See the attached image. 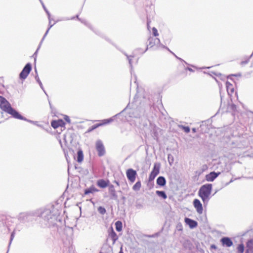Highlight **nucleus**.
<instances>
[{
	"label": "nucleus",
	"instance_id": "nucleus-1",
	"mask_svg": "<svg viewBox=\"0 0 253 253\" xmlns=\"http://www.w3.org/2000/svg\"><path fill=\"white\" fill-rule=\"evenodd\" d=\"M37 216H41L43 220V224L45 227L54 226L59 215L58 211L53 206L50 209L37 211Z\"/></svg>",
	"mask_w": 253,
	"mask_h": 253
},
{
	"label": "nucleus",
	"instance_id": "nucleus-2",
	"mask_svg": "<svg viewBox=\"0 0 253 253\" xmlns=\"http://www.w3.org/2000/svg\"><path fill=\"white\" fill-rule=\"evenodd\" d=\"M212 185L211 183H207L203 185L199 189L198 195L202 200L204 206H206L209 200L210 199V195L212 191Z\"/></svg>",
	"mask_w": 253,
	"mask_h": 253
},
{
	"label": "nucleus",
	"instance_id": "nucleus-3",
	"mask_svg": "<svg viewBox=\"0 0 253 253\" xmlns=\"http://www.w3.org/2000/svg\"><path fill=\"white\" fill-rule=\"evenodd\" d=\"M0 108L2 111L11 115L13 117L18 115V111L13 109L10 103L1 96H0Z\"/></svg>",
	"mask_w": 253,
	"mask_h": 253
},
{
	"label": "nucleus",
	"instance_id": "nucleus-4",
	"mask_svg": "<svg viewBox=\"0 0 253 253\" xmlns=\"http://www.w3.org/2000/svg\"><path fill=\"white\" fill-rule=\"evenodd\" d=\"M37 211H30L20 213L18 215V219L23 223L29 222L33 220L34 216H37Z\"/></svg>",
	"mask_w": 253,
	"mask_h": 253
},
{
	"label": "nucleus",
	"instance_id": "nucleus-5",
	"mask_svg": "<svg viewBox=\"0 0 253 253\" xmlns=\"http://www.w3.org/2000/svg\"><path fill=\"white\" fill-rule=\"evenodd\" d=\"M31 70V64L30 63H27L19 74V79L22 80H25L30 73Z\"/></svg>",
	"mask_w": 253,
	"mask_h": 253
},
{
	"label": "nucleus",
	"instance_id": "nucleus-6",
	"mask_svg": "<svg viewBox=\"0 0 253 253\" xmlns=\"http://www.w3.org/2000/svg\"><path fill=\"white\" fill-rule=\"evenodd\" d=\"M95 148L99 157H102L105 154V149L102 141L98 139L95 142Z\"/></svg>",
	"mask_w": 253,
	"mask_h": 253
},
{
	"label": "nucleus",
	"instance_id": "nucleus-7",
	"mask_svg": "<svg viewBox=\"0 0 253 253\" xmlns=\"http://www.w3.org/2000/svg\"><path fill=\"white\" fill-rule=\"evenodd\" d=\"M160 169V164L159 163H155L154 165L152 170L151 171L149 176V181H152L154 180L156 176L159 173Z\"/></svg>",
	"mask_w": 253,
	"mask_h": 253
},
{
	"label": "nucleus",
	"instance_id": "nucleus-8",
	"mask_svg": "<svg viewBox=\"0 0 253 253\" xmlns=\"http://www.w3.org/2000/svg\"><path fill=\"white\" fill-rule=\"evenodd\" d=\"M126 175L128 180L133 183L135 180L137 176V172L132 169H128L126 170Z\"/></svg>",
	"mask_w": 253,
	"mask_h": 253
},
{
	"label": "nucleus",
	"instance_id": "nucleus-9",
	"mask_svg": "<svg viewBox=\"0 0 253 253\" xmlns=\"http://www.w3.org/2000/svg\"><path fill=\"white\" fill-rule=\"evenodd\" d=\"M113 121H114V119L113 118H110L108 119H105V120H102V121H101L102 123L95 124V125L92 126L91 127H90L88 129L87 132H89L93 130L94 129H96L98 127H99L100 126H102L103 125H105L109 124L110 123L113 122Z\"/></svg>",
	"mask_w": 253,
	"mask_h": 253
},
{
	"label": "nucleus",
	"instance_id": "nucleus-10",
	"mask_svg": "<svg viewBox=\"0 0 253 253\" xmlns=\"http://www.w3.org/2000/svg\"><path fill=\"white\" fill-rule=\"evenodd\" d=\"M144 109L139 107H137L135 110H132L129 113L131 117L140 118L144 114Z\"/></svg>",
	"mask_w": 253,
	"mask_h": 253
},
{
	"label": "nucleus",
	"instance_id": "nucleus-11",
	"mask_svg": "<svg viewBox=\"0 0 253 253\" xmlns=\"http://www.w3.org/2000/svg\"><path fill=\"white\" fill-rule=\"evenodd\" d=\"M220 172H215L214 171L211 172L207 174L205 176V179L207 181L212 182L219 175Z\"/></svg>",
	"mask_w": 253,
	"mask_h": 253
},
{
	"label": "nucleus",
	"instance_id": "nucleus-12",
	"mask_svg": "<svg viewBox=\"0 0 253 253\" xmlns=\"http://www.w3.org/2000/svg\"><path fill=\"white\" fill-rule=\"evenodd\" d=\"M193 206L196 209L197 212L201 214L203 213V208L202 204L199 199H195L193 202Z\"/></svg>",
	"mask_w": 253,
	"mask_h": 253
},
{
	"label": "nucleus",
	"instance_id": "nucleus-13",
	"mask_svg": "<svg viewBox=\"0 0 253 253\" xmlns=\"http://www.w3.org/2000/svg\"><path fill=\"white\" fill-rule=\"evenodd\" d=\"M108 187L109 193L110 195V199L111 200H117L118 197L115 189L114 186L112 184H109Z\"/></svg>",
	"mask_w": 253,
	"mask_h": 253
},
{
	"label": "nucleus",
	"instance_id": "nucleus-14",
	"mask_svg": "<svg viewBox=\"0 0 253 253\" xmlns=\"http://www.w3.org/2000/svg\"><path fill=\"white\" fill-rule=\"evenodd\" d=\"M220 242L223 246H225L226 247H230L233 244L231 238L228 237H222L220 239Z\"/></svg>",
	"mask_w": 253,
	"mask_h": 253
},
{
	"label": "nucleus",
	"instance_id": "nucleus-15",
	"mask_svg": "<svg viewBox=\"0 0 253 253\" xmlns=\"http://www.w3.org/2000/svg\"><path fill=\"white\" fill-rule=\"evenodd\" d=\"M185 223L188 225L190 228L193 229L198 226V222L193 219L188 217H185L184 219Z\"/></svg>",
	"mask_w": 253,
	"mask_h": 253
},
{
	"label": "nucleus",
	"instance_id": "nucleus-16",
	"mask_svg": "<svg viewBox=\"0 0 253 253\" xmlns=\"http://www.w3.org/2000/svg\"><path fill=\"white\" fill-rule=\"evenodd\" d=\"M108 236L111 239V240L113 241V244L114 245L116 241L118 239V237L114 230L112 227H111L108 230Z\"/></svg>",
	"mask_w": 253,
	"mask_h": 253
},
{
	"label": "nucleus",
	"instance_id": "nucleus-17",
	"mask_svg": "<svg viewBox=\"0 0 253 253\" xmlns=\"http://www.w3.org/2000/svg\"><path fill=\"white\" fill-rule=\"evenodd\" d=\"M245 253H253V239L249 240L246 243Z\"/></svg>",
	"mask_w": 253,
	"mask_h": 253
},
{
	"label": "nucleus",
	"instance_id": "nucleus-18",
	"mask_svg": "<svg viewBox=\"0 0 253 253\" xmlns=\"http://www.w3.org/2000/svg\"><path fill=\"white\" fill-rule=\"evenodd\" d=\"M97 185L101 188H105L109 185V181H107L103 179H99L97 181Z\"/></svg>",
	"mask_w": 253,
	"mask_h": 253
},
{
	"label": "nucleus",
	"instance_id": "nucleus-19",
	"mask_svg": "<svg viewBox=\"0 0 253 253\" xmlns=\"http://www.w3.org/2000/svg\"><path fill=\"white\" fill-rule=\"evenodd\" d=\"M51 125L54 128H57L59 126H62L65 125V123L62 120H58V121H52Z\"/></svg>",
	"mask_w": 253,
	"mask_h": 253
},
{
	"label": "nucleus",
	"instance_id": "nucleus-20",
	"mask_svg": "<svg viewBox=\"0 0 253 253\" xmlns=\"http://www.w3.org/2000/svg\"><path fill=\"white\" fill-rule=\"evenodd\" d=\"M149 45L150 47H153L155 45H157L160 43L159 39L157 38H150L148 39Z\"/></svg>",
	"mask_w": 253,
	"mask_h": 253
},
{
	"label": "nucleus",
	"instance_id": "nucleus-21",
	"mask_svg": "<svg viewBox=\"0 0 253 253\" xmlns=\"http://www.w3.org/2000/svg\"><path fill=\"white\" fill-rule=\"evenodd\" d=\"M156 183L160 186H164L166 184V179L165 177L160 176L157 178Z\"/></svg>",
	"mask_w": 253,
	"mask_h": 253
},
{
	"label": "nucleus",
	"instance_id": "nucleus-22",
	"mask_svg": "<svg viewBox=\"0 0 253 253\" xmlns=\"http://www.w3.org/2000/svg\"><path fill=\"white\" fill-rule=\"evenodd\" d=\"M98 189L96 188L94 185H92L89 188L84 189V194L85 195H88L90 193L98 192Z\"/></svg>",
	"mask_w": 253,
	"mask_h": 253
},
{
	"label": "nucleus",
	"instance_id": "nucleus-23",
	"mask_svg": "<svg viewBox=\"0 0 253 253\" xmlns=\"http://www.w3.org/2000/svg\"><path fill=\"white\" fill-rule=\"evenodd\" d=\"M226 87L227 91L229 95H231V94H232L234 92V89L233 87V85L228 81H227L226 82Z\"/></svg>",
	"mask_w": 253,
	"mask_h": 253
},
{
	"label": "nucleus",
	"instance_id": "nucleus-24",
	"mask_svg": "<svg viewBox=\"0 0 253 253\" xmlns=\"http://www.w3.org/2000/svg\"><path fill=\"white\" fill-rule=\"evenodd\" d=\"M13 118H14L15 119L21 120H24V121H27L28 122H29L30 123L34 124H36L37 123V122H34L33 121L27 119L25 117L21 115L18 112V115L16 116V117H13Z\"/></svg>",
	"mask_w": 253,
	"mask_h": 253
},
{
	"label": "nucleus",
	"instance_id": "nucleus-25",
	"mask_svg": "<svg viewBox=\"0 0 253 253\" xmlns=\"http://www.w3.org/2000/svg\"><path fill=\"white\" fill-rule=\"evenodd\" d=\"M84 154L82 150H78L77 152V161L79 163H81L83 161Z\"/></svg>",
	"mask_w": 253,
	"mask_h": 253
},
{
	"label": "nucleus",
	"instance_id": "nucleus-26",
	"mask_svg": "<svg viewBox=\"0 0 253 253\" xmlns=\"http://www.w3.org/2000/svg\"><path fill=\"white\" fill-rule=\"evenodd\" d=\"M156 194L159 197H161L163 199H166L167 198V195L164 191H156Z\"/></svg>",
	"mask_w": 253,
	"mask_h": 253
},
{
	"label": "nucleus",
	"instance_id": "nucleus-27",
	"mask_svg": "<svg viewBox=\"0 0 253 253\" xmlns=\"http://www.w3.org/2000/svg\"><path fill=\"white\" fill-rule=\"evenodd\" d=\"M116 229L117 231L120 232L122 230V222L121 221H117L115 223Z\"/></svg>",
	"mask_w": 253,
	"mask_h": 253
},
{
	"label": "nucleus",
	"instance_id": "nucleus-28",
	"mask_svg": "<svg viewBox=\"0 0 253 253\" xmlns=\"http://www.w3.org/2000/svg\"><path fill=\"white\" fill-rule=\"evenodd\" d=\"M123 53H124V54L125 56H126L127 59V60L128 61V63H129V66H130L131 70L132 68V59L131 58L134 57V55H133L128 56L126 52H123Z\"/></svg>",
	"mask_w": 253,
	"mask_h": 253
},
{
	"label": "nucleus",
	"instance_id": "nucleus-29",
	"mask_svg": "<svg viewBox=\"0 0 253 253\" xmlns=\"http://www.w3.org/2000/svg\"><path fill=\"white\" fill-rule=\"evenodd\" d=\"M141 186V183L140 181H138L135 183V184L133 186L132 189L134 191H138L140 190Z\"/></svg>",
	"mask_w": 253,
	"mask_h": 253
},
{
	"label": "nucleus",
	"instance_id": "nucleus-30",
	"mask_svg": "<svg viewBox=\"0 0 253 253\" xmlns=\"http://www.w3.org/2000/svg\"><path fill=\"white\" fill-rule=\"evenodd\" d=\"M237 251L239 253H243L245 251V247L243 244L238 245L237 247Z\"/></svg>",
	"mask_w": 253,
	"mask_h": 253
},
{
	"label": "nucleus",
	"instance_id": "nucleus-31",
	"mask_svg": "<svg viewBox=\"0 0 253 253\" xmlns=\"http://www.w3.org/2000/svg\"><path fill=\"white\" fill-rule=\"evenodd\" d=\"M50 20H51V19L50 18ZM55 24V22H54L53 24H51V21H49V27L47 29V30H46L45 33L44 34L43 38H42V41H43L45 38V37L46 36V35H47L48 32H49V30H50V29Z\"/></svg>",
	"mask_w": 253,
	"mask_h": 253
},
{
	"label": "nucleus",
	"instance_id": "nucleus-32",
	"mask_svg": "<svg viewBox=\"0 0 253 253\" xmlns=\"http://www.w3.org/2000/svg\"><path fill=\"white\" fill-rule=\"evenodd\" d=\"M35 71H36V74H37V71L36 69H35ZM35 79H36V81L37 82V83L39 84L41 88L43 90L42 84L41 81H40L38 74H37L36 76H35Z\"/></svg>",
	"mask_w": 253,
	"mask_h": 253
},
{
	"label": "nucleus",
	"instance_id": "nucleus-33",
	"mask_svg": "<svg viewBox=\"0 0 253 253\" xmlns=\"http://www.w3.org/2000/svg\"><path fill=\"white\" fill-rule=\"evenodd\" d=\"M97 210L101 214H104L106 212V209L101 206L99 207L97 209Z\"/></svg>",
	"mask_w": 253,
	"mask_h": 253
},
{
	"label": "nucleus",
	"instance_id": "nucleus-34",
	"mask_svg": "<svg viewBox=\"0 0 253 253\" xmlns=\"http://www.w3.org/2000/svg\"><path fill=\"white\" fill-rule=\"evenodd\" d=\"M79 20L82 23H84L86 26L88 27L90 29H92L91 25L85 20L79 18Z\"/></svg>",
	"mask_w": 253,
	"mask_h": 253
},
{
	"label": "nucleus",
	"instance_id": "nucleus-35",
	"mask_svg": "<svg viewBox=\"0 0 253 253\" xmlns=\"http://www.w3.org/2000/svg\"><path fill=\"white\" fill-rule=\"evenodd\" d=\"M180 127L186 133H189L190 131V127L188 126H181Z\"/></svg>",
	"mask_w": 253,
	"mask_h": 253
},
{
	"label": "nucleus",
	"instance_id": "nucleus-36",
	"mask_svg": "<svg viewBox=\"0 0 253 253\" xmlns=\"http://www.w3.org/2000/svg\"><path fill=\"white\" fill-rule=\"evenodd\" d=\"M42 6L43 8L44 9V11H45V12L46 13V14H47V15L48 16V20L49 21H50V14L49 12L48 11V10L45 7L44 3H42Z\"/></svg>",
	"mask_w": 253,
	"mask_h": 253
},
{
	"label": "nucleus",
	"instance_id": "nucleus-37",
	"mask_svg": "<svg viewBox=\"0 0 253 253\" xmlns=\"http://www.w3.org/2000/svg\"><path fill=\"white\" fill-rule=\"evenodd\" d=\"M76 17L79 20V18H80L79 17V15H77L76 16ZM75 18V17H72V18H68V17H65V18H64L63 19H60L59 20H58L56 22H58V21H61V20H73V19H74Z\"/></svg>",
	"mask_w": 253,
	"mask_h": 253
},
{
	"label": "nucleus",
	"instance_id": "nucleus-38",
	"mask_svg": "<svg viewBox=\"0 0 253 253\" xmlns=\"http://www.w3.org/2000/svg\"><path fill=\"white\" fill-rule=\"evenodd\" d=\"M42 42L43 41H42V40L41 42H40V44H39V45L37 49L36 50V51H35V52L34 53V54L33 55L34 56H35V61H36V56H37V54L38 50L40 49V47H41V45L42 44Z\"/></svg>",
	"mask_w": 253,
	"mask_h": 253
},
{
	"label": "nucleus",
	"instance_id": "nucleus-39",
	"mask_svg": "<svg viewBox=\"0 0 253 253\" xmlns=\"http://www.w3.org/2000/svg\"><path fill=\"white\" fill-rule=\"evenodd\" d=\"M176 228L178 231H182L183 229L182 224L180 222L178 223L176 225Z\"/></svg>",
	"mask_w": 253,
	"mask_h": 253
},
{
	"label": "nucleus",
	"instance_id": "nucleus-40",
	"mask_svg": "<svg viewBox=\"0 0 253 253\" xmlns=\"http://www.w3.org/2000/svg\"><path fill=\"white\" fill-rule=\"evenodd\" d=\"M15 236V230L13 231L10 235V238L9 241V245L11 243L12 240H13Z\"/></svg>",
	"mask_w": 253,
	"mask_h": 253
},
{
	"label": "nucleus",
	"instance_id": "nucleus-41",
	"mask_svg": "<svg viewBox=\"0 0 253 253\" xmlns=\"http://www.w3.org/2000/svg\"><path fill=\"white\" fill-rule=\"evenodd\" d=\"M153 34L155 37H157L159 35L157 29L155 27L152 28Z\"/></svg>",
	"mask_w": 253,
	"mask_h": 253
},
{
	"label": "nucleus",
	"instance_id": "nucleus-42",
	"mask_svg": "<svg viewBox=\"0 0 253 253\" xmlns=\"http://www.w3.org/2000/svg\"><path fill=\"white\" fill-rule=\"evenodd\" d=\"M64 119L65 121H66L67 123H71V120H70V119L69 116H68L67 115H65Z\"/></svg>",
	"mask_w": 253,
	"mask_h": 253
},
{
	"label": "nucleus",
	"instance_id": "nucleus-43",
	"mask_svg": "<svg viewBox=\"0 0 253 253\" xmlns=\"http://www.w3.org/2000/svg\"><path fill=\"white\" fill-rule=\"evenodd\" d=\"M161 46L162 47H163V48H166V49H167L170 52H171L173 55H174V56L177 59L178 57L173 53L172 52V51H171L169 49V48H168L167 47H166L165 46L163 45V44H161Z\"/></svg>",
	"mask_w": 253,
	"mask_h": 253
},
{
	"label": "nucleus",
	"instance_id": "nucleus-44",
	"mask_svg": "<svg viewBox=\"0 0 253 253\" xmlns=\"http://www.w3.org/2000/svg\"><path fill=\"white\" fill-rule=\"evenodd\" d=\"M151 105V101L150 99L148 100V102L146 103V106L150 107Z\"/></svg>",
	"mask_w": 253,
	"mask_h": 253
},
{
	"label": "nucleus",
	"instance_id": "nucleus-45",
	"mask_svg": "<svg viewBox=\"0 0 253 253\" xmlns=\"http://www.w3.org/2000/svg\"><path fill=\"white\" fill-rule=\"evenodd\" d=\"M128 105H127V106H126V108H125V109H124L122 112H121L120 113H119V114H118L116 115L115 116H115H118V115H119V114H120L121 113H122L123 112H124L125 110H126V109H127V108H128ZM113 117H114V116Z\"/></svg>",
	"mask_w": 253,
	"mask_h": 253
},
{
	"label": "nucleus",
	"instance_id": "nucleus-46",
	"mask_svg": "<svg viewBox=\"0 0 253 253\" xmlns=\"http://www.w3.org/2000/svg\"><path fill=\"white\" fill-rule=\"evenodd\" d=\"M114 183H116L118 186H120L119 182L118 180H115L113 181Z\"/></svg>",
	"mask_w": 253,
	"mask_h": 253
},
{
	"label": "nucleus",
	"instance_id": "nucleus-47",
	"mask_svg": "<svg viewBox=\"0 0 253 253\" xmlns=\"http://www.w3.org/2000/svg\"><path fill=\"white\" fill-rule=\"evenodd\" d=\"M186 70L189 71L190 72H194V70L192 68H189V67H187Z\"/></svg>",
	"mask_w": 253,
	"mask_h": 253
},
{
	"label": "nucleus",
	"instance_id": "nucleus-48",
	"mask_svg": "<svg viewBox=\"0 0 253 253\" xmlns=\"http://www.w3.org/2000/svg\"><path fill=\"white\" fill-rule=\"evenodd\" d=\"M119 253H124L123 250V247H121L120 248V251H119Z\"/></svg>",
	"mask_w": 253,
	"mask_h": 253
},
{
	"label": "nucleus",
	"instance_id": "nucleus-49",
	"mask_svg": "<svg viewBox=\"0 0 253 253\" xmlns=\"http://www.w3.org/2000/svg\"><path fill=\"white\" fill-rule=\"evenodd\" d=\"M192 132H193L195 133V132H196L197 129H196V128H192Z\"/></svg>",
	"mask_w": 253,
	"mask_h": 253
},
{
	"label": "nucleus",
	"instance_id": "nucleus-50",
	"mask_svg": "<svg viewBox=\"0 0 253 253\" xmlns=\"http://www.w3.org/2000/svg\"><path fill=\"white\" fill-rule=\"evenodd\" d=\"M177 59H179L180 61H183V62H184V63H185V64H187V63H186L185 61H184L182 59H181V58H179V57H178Z\"/></svg>",
	"mask_w": 253,
	"mask_h": 253
},
{
	"label": "nucleus",
	"instance_id": "nucleus-51",
	"mask_svg": "<svg viewBox=\"0 0 253 253\" xmlns=\"http://www.w3.org/2000/svg\"><path fill=\"white\" fill-rule=\"evenodd\" d=\"M148 46H147L146 48L145 49V50L144 51H142L141 52V53H144V52H145L147 50H148Z\"/></svg>",
	"mask_w": 253,
	"mask_h": 253
},
{
	"label": "nucleus",
	"instance_id": "nucleus-52",
	"mask_svg": "<svg viewBox=\"0 0 253 253\" xmlns=\"http://www.w3.org/2000/svg\"><path fill=\"white\" fill-rule=\"evenodd\" d=\"M211 248L215 249L216 248V246L214 245H212L211 246Z\"/></svg>",
	"mask_w": 253,
	"mask_h": 253
},
{
	"label": "nucleus",
	"instance_id": "nucleus-53",
	"mask_svg": "<svg viewBox=\"0 0 253 253\" xmlns=\"http://www.w3.org/2000/svg\"><path fill=\"white\" fill-rule=\"evenodd\" d=\"M40 2L41 3L42 5V3H43V2H42V0H39Z\"/></svg>",
	"mask_w": 253,
	"mask_h": 253
},
{
	"label": "nucleus",
	"instance_id": "nucleus-54",
	"mask_svg": "<svg viewBox=\"0 0 253 253\" xmlns=\"http://www.w3.org/2000/svg\"><path fill=\"white\" fill-rule=\"evenodd\" d=\"M240 178H241V177H239L236 178L234 180L239 179Z\"/></svg>",
	"mask_w": 253,
	"mask_h": 253
},
{
	"label": "nucleus",
	"instance_id": "nucleus-55",
	"mask_svg": "<svg viewBox=\"0 0 253 253\" xmlns=\"http://www.w3.org/2000/svg\"><path fill=\"white\" fill-rule=\"evenodd\" d=\"M234 180L231 179L230 181V183L232 182Z\"/></svg>",
	"mask_w": 253,
	"mask_h": 253
},
{
	"label": "nucleus",
	"instance_id": "nucleus-56",
	"mask_svg": "<svg viewBox=\"0 0 253 253\" xmlns=\"http://www.w3.org/2000/svg\"><path fill=\"white\" fill-rule=\"evenodd\" d=\"M169 158H170V157H169H169H168V159H169ZM169 163L170 164V161H169Z\"/></svg>",
	"mask_w": 253,
	"mask_h": 253
},
{
	"label": "nucleus",
	"instance_id": "nucleus-57",
	"mask_svg": "<svg viewBox=\"0 0 253 253\" xmlns=\"http://www.w3.org/2000/svg\"><path fill=\"white\" fill-rule=\"evenodd\" d=\"M147 26H148V28H149V22L147 21Z\"/></svg>",
	"mask_w": 253,
	"mask_h": 253
},
{
	"label": "nucleus",
	"instance_id": "nucleus-58",
	"mask_svg": "<svg viewBox=\"0 0 253 253\" xmlns=\"http://www.w3.org/2000/svg\"><path fill=\"white\" fill-rule=\"evenodd\" d=\"M149 237H154V235H152V236H149Z\"/></svg>",
	"mask_w": 253,
	"mask_h": 253
},
{
	"label": "nucleus",
	"instance_id": "nucleus-59",
	"mask_svg": "<svg viewBox=\"0 0 253 253\" xmlns=\"http://www.w3.org/2000/svg\"><path fill=\"white\" fill-rule=\"evenodd\" d=\"M49 104L50 105V106H51V104L50 103V102H49Z\"/></svg>",
	"mask_w": 253,
	"mask_h": 253
},
{
	"label": "nucleus",
	"instance_id": "nucleus-60",
	"mask_svg": "<svg viewBox=\"0 0 253 253\" xmlns=\"http://www.w3.org/2000/svg\"><path fill=\"white\" fill-rule=\"evenodd\" d=\"M43 91H44V92H45V94H46V92H45V91H44V90H43Z\"/></svg>",
	"mask_w": 253,
	"mask_h": 253
},
{
	"label": "nucleus",
	"instance_id": "nucleus-61",
	"mask_svg": "<svg viewBox=\"0 0 253 253\" xmlns=\"http://www.w3.org/2000/svg\"><path fill=\"white\" fill-rule=\"evenodd\" d=\"M43 91H44V92H45V94H46V92H45V91H44V90H43Z\"/></svg>",
	"mask_w": 253,
	"mask_h": 253
},
{
	"label": "nucleus",
	"instance_id": "nucleus-62",
	"mask_svg": "<svg viewBox=\"0 0 253 253\" xmlns=\"http://www.w3.org/2000/svg\"><path fill=\"white\" fill-rule=\"evenodd\" d=\"M99 253H103L102 252H100Z\"/></svg>",
	"mask_w": 253,
	"mask_h": 253
}]
</instances>
